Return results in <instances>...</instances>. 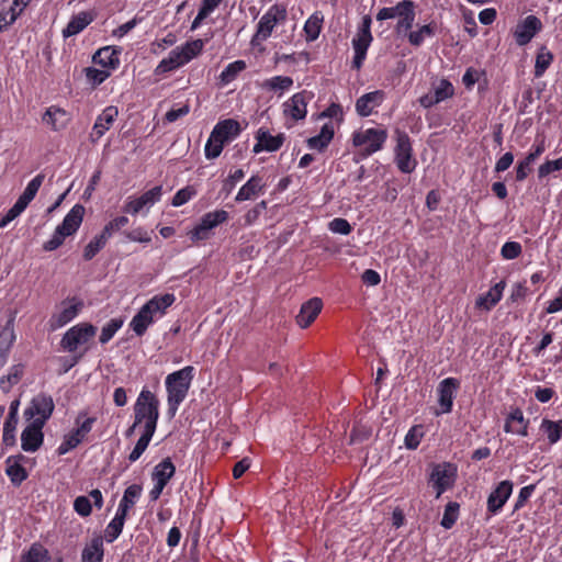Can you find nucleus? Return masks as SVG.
Masks as SVG:
<instances>
[{
  "label": "nucleus",
  "mask_w": 562,
  "mask_h": 562,
  "mask_svg": "<svg viewBox=\"0 0 562 562\" xmlns=\"http://www.w3.org/2000/svg\"><path fill=\"white\" fill-rule=\"evenodd\" d=\"M42 120L53 131H60L68 125L70 115L64 109L53 105L45 111Z\"/></svg>",
  "instance_id": "obj_23"
},
{
  "label": "nucleus",
  "mask_w": 562,
  "mask_h": 562,
  "mask_svg": "<svg viewBox=\"0 0 562 562\" xmlns=\"http://www.w3.org/2000/svg\"><path fill=\"white\" fill-rule=\"evenodd\" d=\"M387 139V131L385 128H366L356 131L352 134V144L355 147L361 148L362 157L371 156L381 150Z\"/></svg>",
  "instance_id": "obj_3"
},
{
  "label": "nucleus",
  "mask_w": 562,
  "mask_h": 562,
  "mask_svg": "<svg viewBox=\"0 0 562 562\" xmlns=\"http://www.w3.org/2000/svg\"><path fill=\"white\" fill-rule=\"evenodd\" d=\"M45 176L43 173H38L34 177L26 186L23 193L16 200V204H20V207L25 210L30 202L35 198L38 189L41 188Z\"/></svg>",
  "instance_id": "obj_33"
},
{
  "label": "nucleus",
  "mask_w": 562,
  "mask_h": 562,
  "mask_svg": "<svg viewBox=\"0 0 562 562\" xmlns=\"http://www.w3.org/2000/svg\"><path fill=\"white\" fill-rule=\"evenodd\" d=\"M224 145H225L224 142H222L221 139H218L216 137L214 138L213 134H211L205 144V148H204L205 157L207 159L217 158L221 155V153L224 148Z\"/></svg>",
  "instance_id": "obj_58"
},
{
  "label": "nucleus",
  "mask_w": 562,
  "mask_h": 562,
  "mask_svg": "<svg viewBox=\"0 0 562 562\" xmlns=\"http://www.w3.org/2000/svg\"><path fill=\"white\" fill-rule=\"evenodd\" d=\"M95 18L91 11H81L74 15L63 30L64 37H70L82 32Z\"/></svg>",
  "instance_id": "obj_24"
},
{
  "label": "nucleus",
  "mask_w": 562,
  "mask_h": 562,
  "mask_svg": "<svg viewBox=\"0 0 562 562\" xmlns=\"http://www.w3.org/2000/svg\"><path fill=\"white\" fill-rule=\"evenodd\" d=\"M323 302L319 297H312L306 301L296 316V323L301 328L308 327L321 313Z\"/></svg>",
  "instance_id": "obj_20"
},
{
  "label": "nucleus",
  "mask_w": 562,
  "mask_h": 562,
  "mask_svg": "<svg viewBox=\"0 0 562 562\" xmlns=\"http://www.w3.org/2000/svg\"><path fill=\"white\" fill-rule=\"evenodd\" d=\"M122 325H123V321L120 318H112L110 322H108L102 327V330H101V334L99 337L100 342L103 345L109 342L113 338L115 333L122 327Z\"/></svg>",
  "instance_id": "obj_54"
},
{
  "label": "nucleus",
  "mask_w": 562,
  "mask_h": 562,
  "mask_svg": "<svg viewBox=\"0 0 562 562\" xmlns=\"http://www.w3.org/2000/svg\"><path fill=\"white\" fill-rule=\"evenodd\" d=\"M184 65L177 47L172 49L167 58H164L155 68V75H162Z\"/></svg>",
  "instance_id": "obj_36"
},
{
  "label": "nucleus",
  "mask_w": 562,
  "mask_h": 562,
  "mask_svg": "<svg viewBox=\"0 0 562 562\" xmlns=\"http://www.w3.org/2000/svg\"><path fill=\"white\" fill-rule=\"evenodd\" d=\"M385 99V93L382 90H375L364 93L356 102V111L362 116H369L373 113L374 109L380 106Z\"/></svg>",
  "instance_id": "obj_19"
},
{
  "label": "nucleus",
  "mask_w": 562,
  "mask_h": 562,
  "mask_svg": "<svg viewBox=\"0 0 562 562\" xmlns=\"http://www.w3.org/2000/svg\"><path fill=\"white\" fill-rule=\"evenodd\" d=\"M228 220V212L225 210H216L213 212L205 213L201 218V224H203L206 229L212 231L220 224L226 222Z\"/></svg>",
  "instance_id": "obj_47"
},
{
  "label": "nucleus",
  "mask_w": 562,
  "mask_h": 562,
  "mask_svg": "<svg viewBox=\"0 0 562 562\" xmlns=\"http://www.w3.org/2000/svg\"><path fill=\"white\" fill-rule=\"evenodd\" d=\"M395 162L404 173H411L416 168L417 161L413 158V148L408 134L396 130Z\"/></svg>",
  "instance_id": "obj_6"
},
{
  "label": "nucleus",
  "mask_w": 562,
  "mask_h": 562,
  "mask_svg": "<svg viewBox=\"0 0 562 562\" xmlns=\"http://www.w3.org/2000/svg\"><path fill=\"white\" fill-rule=\"evenodd\" d=\"M126 517L127 516L116 512L114 518L109 522L105 529L104 537L108 542H113L119 538L123 530Z\"/></svg>",
  "instance_id": "obj_44"
},
{
  "label": "nucleus",
  "mask_w": 562,
  "mask_h": 562,
  "mask_svg": "<svg viewBox=\"0 0 562 562\" xmlns=\"http://www.w3.org/2000/svg\"><path fill=\"white\" fill-rule=\"evenodd\" d=\"M536 160L529 157L528 155L517 162L516 166V181L521 182L524 181L529 172L531 171V167Z\"/></svg>",
  "instance_id": "obj_63"
},
{
  "label": "nucleus",
  "mask_w": 562,
  "mask_h": 562,
  "mask_svg": "<svg viewBox=\"0 0 562 562\" xmlns=\"http://www.w3.org/2000/svg\"><path fill=\"white\" fill-rule=\"evenodd\" d=\"M43 420L32 422L21 434V447L25 452H35L43 443Z\"/></svg>",
  "instance_id": "obj_13"
},
{
  "label": "nucleus",
  "mask_w": 562,
  "mask_h": 562,
  "mask_svg": "<svg viewBox=\"0 0 562 562\" xmlns=\"http://www.w3.org/2000/svg\"><path fill=\"white\" fill-rule=\"evenodd\" d=\"M130 223L128 217L122 215L110 221L101 232L108 239L116 232L121 231L123 227L127 226Z\"/></svg>",
  "instance_id": "obj_59"
},
{
  "label": "nucleus",
  "mask_w": 562,
  "mask_h": 562,
  "mask_svg": "<svg viewBox=\"0 0 562 562\" xmlns=\"http://www.w3.org/2000/svg\"><path fill=\"white\" fill-rule=\"evenodd\" d=\"M313 93L306 90L293 94L283 103V114L294 121L305 119L307 114V103L313 99Z\"/></svg>",
  "instance_id": "obj_10"
},
{
  "label": "nucleus",
  "mask_w": 562,
  "mask_h": 562,
  "mask_svg": "<svg viewBox=\"0 0 562 562\" xmlns=\"http://www.w3.org/2000/svg\"><path fill=\"white\" fill-rule=\"evenodd\" d=\"M266 182L259 175L251 176L247 182L239 189L235 196L236 202L248 201L263 193Z\"/></svg>",
  "instance_id": "obj_21"
},
{
  "label": "nucleus",
  "mask_w": 562,
  "mask_h": 562,
  "mask_svg": "<svg viewBox=\"0 0 562 562\" xmlns=\"http://www.w3.org/2000/svg\"><path fill=\"white\" fill-rule=\"evenodd\" d=\"M5 473L10 477L13 485H20L27 477V473L22 464L16 463L15 459L5 460Z\"/></svg>",
  "instance_id": "obj_42"
},
{
  "label": "nucleus",
  "mask_w": 562,
  "mask_h": 562,
  "mask_svg": "<svg viewBox=\"0 0 562 562\" xmlns=\"http://www.w3.org/2000/svg\"><path fill=\"white\" fill-rule=\"evenodd\" d=\"M293 86V79L288 76H274L266 79L261 87L268 91H280V93L289 90Z\"/></svg>",
  "instance_id": "obj_41"
},
{
  "label": "nucleus",
  "mask_w": 562,
  "mask_h": 562,
  "mask_svg": "<svg viewBox=\"0 0 562 562\" xmlns=\"http://www.w3.org/2000/svg\"><path fill=\"white\" fill-rule=\"evenodd\" d=\"M288 11L285 5L276 3L271 5L267 12L260 18L257 31L251 38V44L257 45L266 41L272 34L273 29L279 24L285 22Z\"/></svg>",
  "instance_id": "obj_4"
},
{
  "label": "nucleus",
  "mask_w": 562,
  "mask_h": 562,
  "mask_svg": "<svg viewBox=\"0 0 562 562\" xmlns=\"http://www.w3.org/2000/svg\"><path fill=\"white\" fill-rule=\"evenodd\" d=\"M552 59V54L546 50V48H542L536 58L535 77H541L544 74V71L549 68Z\"/></svg>",
  "instance_id": "obj_56"
},
{
  "label": "nucleus",
  "mask_w": 562,
  "mask_h": 562,
  "mask_svg": "<svg viewBox=\"0 0 562 562\" xmlns=\"http://www.w3.org/2000/svg\"><path fill=\"white\" fill-rule=\"evenodd\" d=\"M541 21L536 15H528L522 22L516 25L514 31L515 41L519 46L527 45L541 30Z\"/></svg>",
  "instance_id": "obj_16"
},
{
  "label": "nucleus",
  "mask_w": 562,
  "mask_h": 562,
  "mask_svg": "<svg viewBox=\"0 0 562 562\" xmlns=\"http://www.w3.org/2000/svg\"><path fill=\"white\" fill-rule=\"evenodd\" d=\"M241 132L240 124L234 119L220 121L212 130L213 137L227 143L236 138Z\"/></svg>",
  "instance_id": "obj_22"
},
{
  "label": "nucleus",
  "mask_w": 562,
  "mask_h": 562,
  "mask_svg": "<svg viewBox=\"0 0 562 562\" xmlns=\"http://www.w3.org/2000/svg\"><path fill=\"white\" fill-rule=\"evenodd\" d=\"M193 367L188 366L167 375L165 384L167 390L168 414L173 417L188 395L193 379Z\"/></svg>",
  "instance_id": "obj_1"
},
{
  "label": "nucleus",
  "mask_w": 562,
  "mask_h": 562,
  "mask_svg": "<svg viewBox=\"0 0 562 562\" xmlns=\"http://www.w3.org/2000/svg\"><path fill=\"white\" fill-rule=\"evenodd\" d=\"M142 486L139 484L130 485L123 494V497L119 504L117 513L127 516L128 510L136 504L142 495Z\"/></svg>",
  "instance_id": "obj_30"
},
{
  "label": "nucleus",
  "mask_w": 562,
  "mask_h": 562,
  "mask_svg": "<svg viewBox=\"0 0 562 562\" xmlns=\"http://www.w3.org/2000/svg\"><path fill=\"white\" fill-rule=\"evenodd\" d=\"M175 300L176 297L171 293L156 295L146 303V306L149 307V311L154 315H156L157 313L164 314L165 311L173 304Z\"/></svg>",
  "instance_id": "obj_40"
},
{
  "label": "nucleus",
  "mask_w": 562,
  "mask_h": 562,
  "mask_svg": "<svg viewBox=\"0 0 562 562\" xmlns=\"http://www.w3.org/2000/svg\"><path fill=\"white\" fill-rule=\"evenodd\" d=\"M48 558V551L40 543H33L20 562H41Z\"/></svg>",
  "instance_id": "obj_51"
},
{
  "label": "nucleus",
  "mask_w": 562,
  "mask_h": 562,
  "mask_svg": "<svg viewBox=\"0 0 562 562\" xmlns=\"http://www.w3.org/2000/svg\"><path fill=\"white\" fill-rule=\"evenodd\" d=\"M103 537L95 536L88 543H86L81 552V562H103Z\"/></svg>",
  "instance_id": "obj_27"
},
{
  "label": "nucleus",
  "mask_w": 562,
  "mask_h": 562,
  "mask_svg": "<svg viewBox=\"0 0 562 562\" xmlns=\"http://www.w3.org/2000/svg\"><path fill=\"white\" fill-rule=\"evenodd\" d=\"M19 15L20 12H16L13 5H7L5 1H3L0 9V32L14 23Z\"/></svg>",
  "instance_id": "obj_52"
},
{
  "label": "nucleus",
  "mask_w": 562,
  "mask_h": 562,
  "mask_svg": "<svg viewBox=\"0 0 562 562\" xmlns=\"http://www.w3.org/2000/svg\"><path fill=\"white\" fill-rule=\"evenodd\" d=\"M198 194L196 189L193 186H187L173 195L171 205L175 207H179L187 202H189L191 199H193Z\"/></svg>",
  "instance_id": "obj_55"
},
{
  "label": "nucleus",
  "mask_w": 562,
  "mask_h": 562,
  "mask_svg": "<svg viewBox=\"0 0 562 562\" xmlns=\"http://www.w3.org/2000/svg\"><path fill=\"white\" fill-rule=\"evenodd\" d=\"M108 238L99 234L97 235L86 247L83 250V259L89 261L91 260L106 244Z\"/></svg>",
  "instance_id": "obj_53"
},
{
  "label": "nucleus",
  "mask_w": 562,
  "mask_h": 562,
  "mask_svg": "<svg viewBox=\"0 0 562 562\" xmlns=\"http://www.w3.org/2000/svg\"><path fill=\"white\" fill-rule=\"evenodd\" d=\"M246 69V63L244 60H235L228 64L221 74V80L223 83H229L236 79L238 74Z\"/></svg>",
  "instance_id": "obj_48"
},
{
  "label": "nucleus",
  "mask_w": 562,
  "mask_h": 562,
  "mask_svg": "<svg viewBox=\"0 0 562 562\" xmlns=\"http://www.w3.org/2000/svg\"><path fill=\"white\" fill-rule=\"evenodd\" d=\"M154 314L149 311V307L145 305L138 311V313L132 318L130 326L137 336H143L148 326L154 322Z\"/></svg>",
  "instance_id": "obj_29"
},
{
  "label": "nucleus",
  "mask_w": 562,
  "mask_h": 562,
  "mask_svg": "<svg viewBox=\"0 0 562 562\" xmlns=\"http://www.w3.org/2000/svg\"><path fill=\"white\" fill-rule=\"evenodd\" d=\"M85 215V207L81 204H76L66 214L61 224L58 225L66 234L71 236L80 227Z\"/></svg>",
  "instance_id": "obj_26"
},
{
  "label": "nucleus",
  "mask_w": 562,
  "mask_h": 562,
  "mask_svg": "<svg viewBox=\"0 0 562 562\" xmlns=\"http://www.w3.org/2000/svg\"><path fill=\"white\" fill-rule=\"evenodd\" d=\"M459 508L460 505L457 502H449L446 505L445 513L440 522L445 529H450L456 524L459 517Z\"/></svg>",
  "instance_id": "obj_49"
},
{
  "label": "nucleus",
  "mask_w": 562,
  "mask_h": 562,
  "mask_svg": "<svg viewBox=\"0 0 562 562\" xmlns=\"http://www.w3.org/2000/svg\"><path fill=\"white\" fill-rule=\"evenodd\" d=\"M24 373V366L21 363L10 367L9 372L0 378V390L9 393L20 382Z\"/></svg>",
  "instance_id": "obj_32"
},
{
  "label": "nucleus",
  "mask_w": 562,
  "mask_h": 562,
  "mask_svg": "<svg viewBox=\"0 0 562 562\" xmlns=\"http://www.w3.org/2000/svg\"><path fill=\"white\" fill-rule=\"evenodd\" d=\"M456 475L457 468L452 463L443 462L432 467L429 483L436 490L437 498L453 485Z\"/></svg>",
  "instance_id": "obj_8"
},
{
  "label": "nucleus",
  "mask_w": 562,
  "mask_h": 562,
  "mask_svg": "<svg viewBox=\"0 0 562 562\" xmlns=\"http://www.w3.org/2000/svg\"><path fill=\"white\" fill-rule=\"evenodd\" d=\"M334 137V128L329 124H325L319 134L307 139V146L311 149L324 150Z\"/></svg>",
  "instance_id": "obj_35"
},
{
  "label": "nucleus",
  "mask_w": 562,
  "mask_h": 562,
  "mask_svg": "<svg viewBox=\"0 0 562 562\" xmlns=\"http://www.w3.org/2000/svg\"><path fill=\"white\" fill-rule=\"evenodd\" d=\"M255 138L257 140L252 148L255 154H259L261 151L272 153L281 148L285 140V135L283 133L271 135L268 130L259 128Z\"/></svg>",
  "instance_id": "obj_15"
},
{
  "label": "nucleus",
  "mask_w": 562,
  "mask_h": 562,
  "mask_svg": "<svg viewBox=\"0 0 562 562\" xmlns=\"http://www.w3.org/2000/svg\"><path fill=\"white\" fill-rule=\"evenodd\" d=\"M154 434L155 432L144 430L143 435L137 440L134 449L132 450V452L128 456V460L131 462H135V461H137L140 458V456L147 449V447H148V445H149Z\"/></svg>",
  "instance_id": "obj_50"
},
{
  "label": "nucleus",
  "mask_w": 562,
  "mask_h": 562,
  "mask_svg": "<svg viewBox=\"0 0 562 562\" xmlns=\"http://www.w3.org/2000/svg\"><path fill=\"white\" fill-rule=\"evenodd\" d=\"M54 407V401L50 395L38 394L32 400L24 415L27 419L34 418L33 422L43 420V425H45L46 420L52 416Z\"/></svg>",
  "instance_id": "obj_9"
},
{
  "label": "nucleus",
  "mask_w": 562,
  "mask_h": 562,
  "mask_svg": "<svg viewBox=\"0 0 562 562\" xmlns=\"http://www.w3.org/2000/svg\"><path fill=\"white\" fill-rule=\"evenodd\" d=\"M204 43L202 40H194L187 42L181 47H177L184 64L196 57L203 49Z\"/></svg>",
  "instance_id": "obj_43"
},
{
  "label": "nucleus",
  "mask_w": 562,
  "mask_h": 562,
  "mask_svg": "<svg viewBox=\"0 0 562 562\" xmlns=\"http://www.w3.org/2000/svg\"><path fill=\"white\" fill-rule=\"evenodd\" d=\"M436 33V25L432 23L420 26L417 31L407 32L408 42L415 47H419L425 38L432 37Z\"/></svg>",
  "instance_id": "obj_39"
},
{
  "label": "nucleus",
  "mask_w": 562,
  "mask_h": 562,
  "mask_svg": "<svg viewBox=\"0 0 562 562\" xmlns=\"http://www.w3.org/2000/svg\"><path fill=\"white\" fill-rule=\"evenodd\" d=\"M505 286L506 282L504 280L499 281L491 288L486 294L477 299L476 305L485 310H491L501 301Z\"/></svg>",
  "instance_id": "obj_31"
},
{
  "label": "nucleus",
  "mask_w": 562,
  "mask_h": 562,
  "mask_svg": "<svg viewBox=\"0 0 562 562\" xmlns=\"http://www.w3.org/2000/svg\"><path fill=\"white\" fill-rule=\"evenodd\" d=\"M459 386L460 383L454 378H446L439 383L437 389L438 403L441 408L439 414H447L452 411L453 400Z\"/></svg>",
  "instance_id": "obj_14"
},
{
  "label": "nucleus",
  "mask_w": 562,
  "mask_h": 562,
  "mask_svg": "<svg viewBox=\"0 0 562 562\" xmlns=\"http://www.w3.org/2000/svg\"><path fill=\"white\" fill-rule=\"evenodd\" d=\"M13 322L14 318L11 317L4 326H0V350H5L8 353L15 339Z\"/></svg>",
  "instance_id": "obj_45"
},
{
  "label": "nucleus",
  "mask_w": 562,
  "mask_h": 562,
  "mask_svg": "<svg viewBox=\"0 0 562 562\" xmlns=\"http://www.w3.org/2000/svg\"><path fill=\"white\" fill-rule=\"evenodd\" d=\"M85 71H86V76H87L88 81L93 87H95L98 85H101L110 76L109 71L97 69V68H93V67H88V68L85 69Z\"/></svg>",
  "instance_id": "obj_64"
},
{
  "label": "nucleus",
  "mask_w": 562,
  "mask_h": 562,
  "mask_svg": "<svg viewBox=\"0 0 562 562\" xmlns=\"http://www.w3.org/2000/svg\"><path fill=\"white\" fill-rule=\"evenodd\" d=\"M117 115L119 110L113 105L106 106L102 113L98 115L92 127V133L90 135L93 143L98 142L105 134V132L110 130Z\"/></svg>",
  "instance_id": "obj_18"
},
{
  "label": "nucleus",
  "mask_w": 562,
  "mask_h": 562,
  "mask_svg": "<svg viewBox=\"0 0 562 562\" xmlns=\"http://www.w3.org/2000/svg\"><path fill=\"white\" fill-rule=\"evenodd\" d=\"M540 429L547 435L549 442L554 445L562 438V419L553 422L543 418Z\"/></svg>",
  "instance_id": "obj_38"
},
{
  "label": "nucleus",
  "mask_w": 562,
  "mask_h": 562,
  "mask_svg": "<svg viewBox=\"0 0 562 562\" xmlns=\"http://www.w3.org/2000/svg\"><path fill=\"white\" fill-rule=\"evenodd\" d=\"M513 483L508 480L502 481L491 492L487 497V510L488 513L495 515L497 514L513 492Z\"/></svg>",
  "instance_id": "obj_17"
},
{
  "label": "nucleus",
  "mask_w": 562,
  "mask_h": 562,
  "mask_svg": "<svg viewBox=\"0 0 562 562\" xmlns=\"http://www.w3.org/2000/svg\"><path fill=\"white\" fill-rule=\"evenodd\" d=\"M162 195V187L156 186L153 189L146 191L140 196L132 199L128 198V201L123 206V212L136 215L144 209L151 207L156 202L160 201Z\"/></svg>",
  "instance_id": "obj_11"
},
{
  "label": "nucleus",
  "mask_w": 562,
  "mask_h": 562,
  "mask_svg": "<svg viewBox=\"0 0 562 562\" xmlns=\"http://www.w3.org/2000/svg\"><path fill=\"white\" fill-rule=\"evenodd\" d=\"M529 419L524 417V413L520 408H515L507 416L504 430L506 432L516 434L522 437L528 435Z\"/></svg>",
  "instance_id": "obj_25"
},
{
  "label": "nucleus",
  "mask_w": 562,
  "mask_h": 562,
  "mask_svg": "<svg viewBox=\"0 0 562 562\" xmlns=\"http://www.w3.org/2000/svg\"><path fill=\"white\" fill-rule=\"evenodd\" d=\"M322 23H323V16H319L317 13L311 15L305 24H304V32L306 36V41L313 42L315 41L321 33L322 30Z\"/></svg>",
  "instance_id": "obj_46"
},
{
  "label": "nucleus",
  "mask_w": 562,
  "mask_h": 562,
  "mask_svg": "<svg viewBox=\"0 0 562 562\" xmlns=\"http://www.w3.org/2000/svg\"><path fill=\"white\" fill-rule=\"evenodd\" d=\"M176 467L171 462L169 458L164 459L159 462L153 471V481L156 483H160L162 485H167L169 480L175 475Z\"/></svg>",
  "instance_id": "obj_34"
},
{
  "label": "nucleus",
  "mask_w": 562,
  "mask_h": 562,
  "mask_svg": "<svg viewBox=\"0 0 562 562\" xmlns=\"http://www.w3.org/2000/svg\"><path fill=\"white\" fill-rule=\"evenodd\" d=\"M416 3L413 0H402L395 5V18L397 23L395 31L397 34L407 33L414 25L416 18Z\"/></svg>",
  "instance_id": "obj_12"
},
{
  "label": "nucleus",
  "mask_w": 562,
  "mask_h": 562,
  "mask_svg": "<svg viewBox=\"0 0 562 562\" xmlns=\"http://www.w3.org/2000/svg\"><path fill=\"white\" fill-rule=\"evenodd\" d=\"M434 95L435 98L440 102L449 99V98H452L453 94H454V88L452 86V83L447 80V79H441L438 83V86H436L434 88Z\"/></svg>",
  "instance_id": "obj_57"
},
{
  "label": "nucleus",
  "mask_w": 562,
  "mask_h": 562,
  "mask_svg": "<svg viewBox=\"0 0 562 562\" xmlns=\"http://www.w3.org/2000/svg\"><path fill=\"white\" fill-rule=\"evenodd\" d=\"M120 48L105 46L97 50L92 60L94 64H98L102 67L115 69L120 65Z\"/></svg>",
  "instance_id": "obj_28"
},
{
  "label": "nucleus",
  "mask_w": 562,
  "mask_h": 562,
  "mask_svg": "<svg viewBox=\"0 0 562 562\" xmlns=\"http://www.w3.org/2000/svg\"><path fill=\"white\" fill-rule=\"evenodd\" d=\"M135 425L145 423L144 430L156 431L159 418V401L147 389H143L134 405Z\"/></svg>",
  "instance_id": "obj_2"
},
{
  "label": "nucleus",
  "mask_w": 562,
  "mask_h": 562,
  "mask_svg": "<svg viewBox=\"0 0 562 562\" xmlns=\"http://www.w3.org/2000/svg\"><path fill=\"white\" fill-rule=\"evenodd\" d=\"M82 307L83 302L77 297L64 300L48 321L49 329L54 331L64 327L77 317Z\"/></svg>",
  "instance_id": "obj_7"
},
{
  "label": "nucleus",
  "mask_w": 562,
  "mask_h": 562,
  "mask_svg": "<svg viewBox=\"0 0 562 562\" xmlns=\"http://www.w3.org/2000/svg\"><path fill=\"white\" fill-rule=\"evenodd\" d=\"M424 436L423 426H413L405 436V446L407 449H416Z\"/></svg>",
  "instance_id": "obj_60"
},
{
  "label": "nucleus",
  "mask_w": 562,
  "mask_h": 562,
  "mask_svg": "<svg viewBox=\"0 0 562 562\" xmlns=\"http://www.w3.org/2000/svg\"><path fill=\"white\" fill-rule=\"evenodd\" d=\"M562 170V157L554 160H546L538 168V179L542 180L550 173Z\"/></svg>",
  "instance_id": "obj_61"
},
{
  "label": "nucleus",
  "mask_w": 562,
  "mask_h": 562,
  "mask_svg": "<svg viewBox=\"0 0 562 562\" xmlns=\"http://www.w3.org/2000/svg\"><path fill=\"white\" fill-rule=\"evenodd\" d=\"M97 422L95 417H88L86 412H80L76 417L75 424L76 428L71 431L83 441L87 435L92 430L94 423Z\"/></svg>",
  "instance_id": "obj_37"
},
{
  "label": "nucleus",
  "mask_w": 562,
  "mask_h": 562,
  "mask_svg": "<svg viewBox=\"0 0 562 562\" xmlns=\"http://www.w3.org/2000/svg\"><path fill=\"white\" fill-rule=\"evenodd\" d=\"M522 247L518 241H506L501 248V256L506 260H513L521 255Z\"/></svg>",
  "instance_id": "obj_62"
},
{
  "label": "nucleus",
  "mask_w": 562,
  "mask_h": 562,
  "mask_svg": "<svg viewBox=\"0 0 562 562\" xmlns=\"http://www.w3.org/2000/svg\"><path fill=\"white\" fill-rule=\"evenodd\" d=\"M97 327L89 323H80L69 328L60 340V346L68 352H75L79 346L94 337Z\"/></svg>",
  "instance_id": "obj_5"
}]
</instances>
